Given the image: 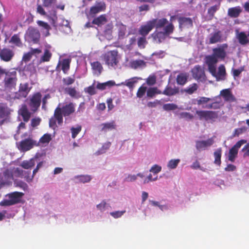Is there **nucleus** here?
<instances>
[{
	"instance_id": "49530a36",
	"label": "nucleus",
	"mask_w": 249,
	"mask_h": 249,
	"mask_svg": "<svg viewBox=\"0 0 249 249\" xmlns=\"http://www.w3.org/2000/svg\"><path fill=\"white\" fill-rule=\"evenodd\" d=\"M112 28V25L108 24L107 27H106V29L104 31V36L108 40H110L112 38V35H111Z\"/></svg>"
},
{
	"instance_id": "79ce46f5",
	"label": "nucleus",
	"mask_w": 249,
	"mask_h": 249,
	"mask_svg": "<svg viewBox=\"0 0 249 249\" xmlns=\"http://www.w3.org/2000/svg\"><path fill=\"white\" fill-rule=\"evenodd\" d=\"M178 108L183 109L182 107H178L177 105L173 103L166 104L163 106V109L166 111L175 110Z\"/></svg>"
},
{
	"instance_id": "1a4fd4ad",
	"label": "nucleus",
	"mask_w": 249,
	"mask_h": 249,
	"mask_svg": "<svg viewBox=\"0 0 249 249\" xmlns=\"http://www.w3.org/2000/svg\"><path fill=\"white\" fill-rule=\"evenodd\" d=\"M17 72L15 71L5 73L4 87L6 89L11 90L14 89L17 83Z\"/></svg>"
},
{
	"instance_id": "a878e982",
	"label": "nucleus",
	"mask_w": 249,
	"mask_h": 249,
	"mask_svg": "<svg viewBox=\"0 0 249 249\" xmlns=\"http://www.w3.org/2000/svg\"><path fill=\"white\" fill-rule=\"evenodd\" d=\"M92 177L89 175H81L75 176L73 180L76 183H86L90 181Z\"/></svg>"
},
{
	"instance_id": "bf43d9fd",
	"label": "nucleus",
	"mask_w": 249,
	"mask_h": 249,
	"mask_svg": "<svg viewBox=\"0 0 249 249\" xmlns=\"http://www.w3.org/2000/svg\"><path fill=\"white\" fill-rule=\"evenodd\" d=\"M125 213V211H116L110 213V215L114 218H119L121 217Z\"/></svg>"
},
{
	"instance_id": "37998d69",
	"label": "nucleus",
	"mask_w": 249,
	"mask_h": 249,
	"mask_svg": "<svg viewBox=\"0 0 249 249\" xmlns=\"http://www.w3.org/2000/svg\"><path fill=\"white\" fill-rule=\"evenodd\" d=\"M66 91L67 93L72 97L78 98L80 97V94L79 92H77L74 88H66Z\"/></svg>"
},
{
	"instance_id": "8fccbe9b",
	"label": "nucleus",
	"mask_w": 249,
	"mask_h": 249,
	"mask_svg": "<svg viewBox=\"0 0 249 249\" xmlns=\"http://www.w3.org/2000/svg\"><path fill=\"white\" fill-rule=\"evenodd\" d=\"M214 163L217 165L221 163V150L220 149H217L214 153Z\"/></svg>"
},
{
	"instance_id": "f3484780",
	"label": "nucleus",
	"mask_w": 249,
	"mask_h": 249,
	"mask_svg": "<svg viewBox=\"0 0 249 249\" xmlns=\"http://www.w3.org/2000/svg\"><path fill=\"white\" fill-rule=\"evenodd\" d=\"M41 100V95L37 92L35 94L30 100V106L31 110L35 111L40 106Z\"/></svg>"
},
{
	"instance_id": "09e8293b",
	"label": "nucleus",
	"mask_w": 249,
	"mask_h": 249,
	"mask_svg": "<svg viewBox=\"0 0 249 249\" xmlns=\"http://www.w3.org/2000/svg\"><path fill=\"white\" fill-rule=\"evenodd\" d=\"M56 2V0H43V5L44 7L47 8H52V10H55L53 5Z\"/></svg>"
},
{
	"instance_id": "58836bf2",
	"label": "nucleus",
	"mask_w": 249,
	"mask_h": 249,
	"mask_svg": "<svg viewBox=\"0 0 249 249\" xmlns=\"http://www.w3.org/2000/svg\"><path fill=\"white\" fill-rule=\"evenodd\" d=\"M237 37L239 43L242 45H246L249 42V39L244 32L239 33L237 35Z\"/></svg>"
},
{
	"instance_id": "412c9836",
	"label": "nucleus",
	"mask_w": 249,
	"mask_h": 249,
	"mask_svg": "<svg viewBox=\"0 0 249 249\" xmlns=\"http://www.w3.org/2000/svg\"><path fill=\"white\" fill-rule=\"evenodd\" d=\"M71 61V59L70 58H66L59 61L56 68V70L60 71L61 69L66 73L70 69Z\"/></svg>"
},
{
	"instance_id": "5701e85b",
	"label": "nucleus",
	"mask_w": 249,
	"mask_h": 249,
	"mask_svg": "<svg viewBox=\"0 0 249 249\" xmlns=\"http://www.w3.org/2000/svg\"><path fill=\"white\" fill-rule=\"evenodd\" d=\"M106 5L104 2H97L93 6L91 7L90 10V15H94L104 11L105 9Z\"/></svg>"
},
{
	"instance_id": "4468645a",
	"label": "nucleus",
	"mask_w": 249,
	"mask_h": 249,
	"mask_svg": "<svg viewBox=\"0 0 249 249\" xmlns=\"http://www.w3.org/2000/svg\"><path fill=\"white\" fill-rule=\"evenodd\" d=\"M43 51L39 59V63L50 61L52 56V46L50 45L46 44Z\"/></svg>"
},
{
	"instance_id": "7c9ffc66",
	"label": "nucleus",
	"mask_w": 249,
	"mask_h": 249,
	"mask_svg": "<svg viewBox=\"0 0 249 249\" xmlns=\"http://www.w3.org/2000/svg\"><path fill=\"white\" fill-rule=\"evenodd\" d=\"M242 11L240 6H236L228 9V15L231 18H237Z\"/></svg>"
},
{
	"instance_id": "0e129e2a",
	"label": "nucleus",
	"mask_w": 249,
	"mask_h": 249,
	"mask_svg": "<svg viewBox=\"0 0 249 249\" xmlns=\"http://www.w3.org/2000/svg\"><path fill=\"white\" fill-rule=\"evenodd\" d=\"M137 179V176L136 175L128 174L124 178V180L126 182H134Z\"/></svg>"
},
{
	"instance_id": "052dcab7",
	"label": "nucleus",
	"mask_w": 249,
	"mask_h": 249,
	"mask_svg": "<svg viewBox=\"0 0 249 249\" xmlns=\"http://www.w3.org/2000/svg\"><path fill=\"white\" fill-rule=\"evenodd\" d=\"M197 85L196 84H193L190 85V86H189L188 87H187V88H186L184 89V91L186 92H187L190 94H191L193 93H194V91L197 89Z\"/></svg>"
},
{
	"instance_id": "2eb2a0df",
	"label": "nucleus",
	"mask_w": 249,
	"mask_h": 249,
	"mask_svg": "<svg viewBox=\"0 0 249 249\" xmlns=\"http://www.w3.org/2000/svg\"><path fill=\"white\" fill-rule=\"evenodd\" d=\"M98 128L100 131L107 133V132L116 129L117 124L114 121L106 122L101 124L98 126Z\"/></svg>"
},
{
	"instance_id": "473e14b6",
	"label": "nucleus",
	"mask_w": 249,
	"mask_h": 249,
	"mask_svg": "<svg viewBox=\"0 0 249 249\" xmlns=\"http://www.w3.org/2000/svg\"><path fill=\"white\" fill-rule=\"evenodd\" d=\"M93 73L94 74L99 75L102 72L103 67L101 63L98 61L90 62Z\"/></svg>"
},
{
	"instance_id": "ea45409f",
	"label": "nucleus",
	"mask_w": 249,
	"mask_h": 249,
	"mask_svg": "<svg viewBox=\"0 0 249 249\" xmlns=\"http://www.w3.org/2000/svg\"><path fill=\"white\" fill-rule=\"evenodd\" d=\"M111 145L110 142H106L104 143L102 146L99 148L95 153L96 155H100L105 153L107 150L109 148Z\"/></svg>"
},
{
	"instance_id": "aec40b11",
	"label": "nucleus",
	"mask_w": 249,
	"mask_h": 249,
	"mask_svg": "<svg viewBox=\"0 0 249 249\" xmlns=\"http://www.w3.org/2000/svg\"><path fill=\"white\" fill-rule=\"evenodd\" d=\"M193 77L197 80L204 79L205 74L203 67L199 66H196L192 70Z\"/></svg>"
},
{
	"instance_id": "39448f33",
	"label": "nucleus",
	"mask_w": 249,
	"mask_h": 249,
	"mask_svg": "<svg viewBox=\"0 0 249 249\" xmlns=\"http://www.w3.org/2000/svg\"><path fill=\"white\" fill-rule=\"evenodd\" d=\"M48 16L50 22L53 26L56 27L59 26L64 27L65 28V33L68 34L71 32V29L69 26V22L62 18H58L56 16V10L50 12Z\"/></svg>"
},
{
	"instance_id": "b1692460",
	"label": "nucleus",
	"mask_w": 249,
	"mask_h": 249,
	"mask_svg": "<svg viewBox=\"0 0 249 249\" xmlns=\"http://www.w3.org/2000/svg\"><path fill=\"white\" fill-rule=\"evenodd\" d=\"M41 53V50L38 48L33 49L31 48L30 51L25 53L22 58V60L25 62L29 61L33 55L37 57Z\"/></svg>"
},
{
	"instance_id": "423d86ee",
	"label": "nucleus",
	"mask_w": 249,
	"mask_h": 249,
	"mask_svg": "<svg viewBox=\"0 0 249 249\" xmlns=\"http://www.w3.org/2000/svg\"><path fill=\"white\" fill-rule=\"evenodd\" d=\"M24 138L21 141L17 143L18 149L22 152H26L33 148L35 146L37 145L36 141L33 139L31 136L25 133L23 137Z\"/></svg>"
},
{
	"instance_id": "e2e57ef3",
	"label": "nucleus",
	"mask_w": 249,
	"mask_h": 249,
	"mask_svg": "<svg viewBox=\"0 0 249 249\" xmlns=\"http://www.w3.org/2000/svg\"><path fill=\"white\" fill-rule=\"evenodd\" d=\"M14 183L16 186L19 187L23 190H26L28 188L27 184L21 180H15Z\"/></svg>"
},
{
	"instance_id": "9d476101",
	"label": "nucleus",
	"mask_w": 249,
	"mask_h": 249,
	"mask_svg": "<svg viewBox=\"0 0 249 249\" xmlns=\"http://www.w3.org/2000/svg\"><path fill=\"white\" fill-rule=\"evenodd\" d=\"M24 38L28 43H37L40 38L39 32L37 29L30 27L26 32Z\"/></svg>"
},
{
	"instance_id": "6e6d98bb",
	"label": "nucleus",
	"mask_w": 249,
	"mask_h": 249,
	"mask_svg": "<svg viewBox=\"0 0 249 249\" xmlns=\"http://www.w3.org/2000/svg\"><path fill=\"white\" fill-rule=\"evenodd\" d=\"M8 114L7 108L4 106L0 105V118H5Z\"/></svg>"
},
{
	"instance_id": "f257e3e1",
	"label": "nucleus",
	"mask_w": 249,
	"mask_h": 249,
	"mask_svg": "<svg viewBox=\"0 0 249 249\" xmlns=\"http://www.w3.org/2000/svg\"><path fill=\"white\" fill-rule=\"evenodd\" d=\"M154 27H156V31L152 36L155 40H158L160 42L171 34L174 29L173 24L169 23L166 18H163L148 21L140 27L139 33L142 36H146Z\"/></svg>"
},
{
	"instance_id": "e433bc0d",
	"label": "nucleus",
	"mask_w": 249,
	"mask_h": 249,
	"mask_svg": "<svg viewBox=\"0 0 249 249\" xmlns=\"http://www.w3.org/2000/svg\"><path fill=\"white\" fill-rule=\"evenodd\" d=\"M116 85V84H115V82L114 81L110 80L103 83L98 82L96 86V87L98 89L104 90L107 87H110Z\"/></svg>"
},
{
	"instance_id": "20e7f679",
	"label": "nucleus",
	"mask_w": 249,
	"mask_h": 249,
	"mask_svg": "<svg viewBox=\"0 0 249 249\" xmlns=\"http://www.w3.org/2000/svg\"><path fill=\"white\" fill-rule=\"evenodd\" d=\"M219 99V96L213 98L200 97L194 101V104H197L203 108L217 109L222 105L221 103L218 101Z\"/></svg>"
},
{
	"instance_id": "a211bd4d",
	"label": "nucleus",
	"mask_w": 249,
	"mask_h": 249,
	"mask_svg": "<svg viewBox=\"0 0 249 249\" xmlns=\"http://www.w3.org/2000/svg\"><path fill=\"white\" fill-rule=\"evenodd\" d=\"M40 154L37 153L35 157L29 160H26L23 161L20 165L25 169H29L32 168L36 164V162H37V159L40 157Z\"/></svg>"
},
{
	"instance_id": "c85d7f7f",
	"label": "nucleus",
	"mask_w": 249,
	"mask_h": 249,
	"mask_svg": "<svg viewBox=\"0 0 249 249\" xmlns=\"http://www.w3.org/2000/svg\"><path fill=\"white\" fill-rule=\"evenodd\" d=\"M179 27L181 28H190L193 26L192 19L190 18L182 17L178 19Z\"/></svg>"
},
{
	"instance_id": "bb28decb",
	"label": "nucleus",
	"mask_w": 249,
	"mask_h": 249,
	"mask_svg": "<svg viewBox=\"0 0 249 249\" xmlns=\"http://www.w3.org/2000/svg\"><path fill=\"white\" fill-rule=\"evenodd\" d=\"M220 96H222L226 101L233 102L235 101V98L232 94L230 89L222 90L220 91Z\"/></svg>"
},
{
	"instance_id": "f03ea898",
	"label": "nucleus",
	"mask_w": 249,
	"mask_h": 249,
	"mask_svg": "<svg viewBox=\"0 0 249 249\" xmlns=\"http://www.w3.org/2000/svg\"><path fill=\"white\" fill-rule=\"evenodd\" d=\"M228 46L227 44H222L213 49L212 55L206 57V62L208 66L209 72L216 78V81H223L226 78V70L225 67L221 65L216 69L218 59H223L227 55V50Z\"/></svg>"
},
{
	"instance_id": "5fc2aeb1",
	"label": "nucleus",
	"mask_w": 249,
	"mask_h": 249,
	"mask_svg": "<svg viewBox=\"0 0 249 249\" xmlns=\"http://www.w3.org/2000/svg\"><path fill=\"white\" fill-rule=\"evenodd\" d=\"M161 169L162 167L161 166L158 164H154L151 166L149 171L151 173H153L154 175H156L161 171Z\"/></svg>"
},
{
	"instance_id": "69168bd1",
	"label": "nucleus",
	"mask_w": 249,
	"mask_h": 249,
	"mask_svg": "<svg viewBox=\"0 0 249 249\" xmlns=\"http://www.w3.org/2000/svg\"><path fill=\"white\" fill-rule=\"evenodd\" d=\"M247 143V141L245 140H241L237 142L232 147L233 148L238 151V149L244 144Z\"/></svg>"
},
{
	"instance_id": "4d7b16f0",
	"label": "nucleus",
	"mask_w": 249,
	"mask_h": 249,
	"mask_svg": "<svg viewBox=\"0 0 249 249\" xmlns=\"http://www.w3.org/2000/svg\"><path fill=\"white\" fill-rule=\"evenodd\" d=\"M147 43L145 36H142L138 38V45L140 48L143 49Z\"/></svg>"
},
{
	"instance_id": "393cba45",
	"label": "nucleus",
	"mask_w": 249,
	"mask_h": 249,
	"mask_svg": "<svg viewBox=\"0 0 249 249\" xmlns=\"http://www.w3.org/2000/svg\"><path fill=\"white\" fill-rule=\"evenodd\" d=\"M115 30L117 31L119 38H123L126 32V26L119 21H116Z\"/></svg>"
},
{
	"instance_id": "6ab92c4d",
	"label": "nucleus",
	"mask_w": 249,
	"mask_h": 249,
	"mask_svg": "<svg viewBox=\"0 0 249 249\" xmlns=\"http://www.w3.org/2000/svg\"><path fill=\"white\" fill-rule=\"evenodd\" d=\"M30 91L28 87V84L25 83L20 84L18 91L16 93L15 98H20L22 97H26Z\"/></svg>"
},
{
	"instance_id": "c9c22d12",
	"label": "nucleus",
	"mask_w": 249,
	"mask_h": 249,
	"mask_svg": "<svg viewBox=\"0 0 249 249\" xmlns=\"http://www.w3.org/2000/svg\"><path fill=\"white\" fill-rule=\"evenodd\" d=\"M37 23L39 26L42 28V33L45 35V36H48L50 34L49 30L50 29V27L48 24L46 22L40 20L37 21Z\"/></svg>"
},
{
	"instance_id": "72a5a7b5",
	"label": "nucleus",
	"mask_w": 249,
	"mask_h": 249,
	"mask_svg": "<svg viewBox=\"0 0 249 249\" xmlns=\"http://www.w3.org/2000/svg\"><path fill=\"white\" fill-rule=\"evenodd\" d=\"M129 66L134 69L142 68L145 67V62L142 60H132L129 62Z\"/></svg>"
},
{
	"instance_id": "338daca9",
	"label": "nucleus",
	"mask_w": 249,
	"mask_h": 249,
	"mask_svg": "<svg viewBox=\"0 0 249 249\" xmlns=\"http://www.w3.org/2000/svg\"><path fill=\"white\" fill-rule=\"evenodd\" d=\"M137 38L136 36H133L129 38L128 44L127 45L129 49H131L134 44L136 43Z\"/></svg>"
},
{
	"instance_id": "0eeeda50",
	"label": "nucleus",
	"mask_w": 249,
	"mask_h": 249,
	"mask_svg": "<svg viewBox=\"0 0 249 249\" xmlns=\"http://www.w3.org/2000/svg\"><path fill=\"white\" fill-rule=\"evenodd\" d=\"M24 194L21 192H14L5 196V198L0 202V205L4 206H11L21 201Z\"/></svg>"
},
{
	"instance_id": "a19ab883",
	"label": "nucleus",
	"mask_w": 249,
	"mask_h": 249,
	"mask_svg": "<svg viewBox=\"0 0 249 249\" xmlns=\"http://www.w3.org/2000/svg\"><path fill=\"white\" fill-rule=\"evenodd\" d=\"M107 22V18L106 16L102 15L100 17L94 18L93 23L98 26H102Z\"/></svg>"
},
{
	"instance_id": "3c124183",
	"label": "nucleus",
	"mask_w": 249,
	"mask_h": 249,
	"mask_svg": "<svg viewBox=\"0 0 249 249\" xmlns=\"http://www.w3.org/2000/svg\"><path fill=\"white\" fill-rule=\"evenodd\" d=\"M238 154V151L233 148L232 147L230 150L228 159L231 162L234 161L235 158L236 157Z\"/></svg>"
},
{
	"instance_id": "774afa93",
	"label": "nucleus",
	"mask_w": 249,
	"mask_h": 249,
	"mask_svg": "<svg viewBox=\"0 0 249 249\" xmlns=\"http://www.w3.org/2000/svg\"><path fill=\"white\" fill-rule=\"evenodd\" d=\"M242 151L244 153V156H249V142H247L246 145L242 149Z\"/></svg>"
},
{
	"instance_id": "4be33fe9",
	"label": "nucleus",
	"mask_w": 249,
	"mask_h": 249,
	"mask_svg": "<svg viewBox=\"0 0 249 249\" xmlns=\"http://www.w3.org/2000/svg\"><path fill=\"white\" fill-rule=\"evenodd\" d=\"M14 53L13 52L8 49H4L0 52L1 59L6 62L9 61L13 57Z\"/></svg>"
},
{
	"instance_id": "9b49d317",
	"label": "nucleus",
	"mask_w": 249,
	"mask_h": 249,
	"mask_svg": "<svg viewBox=\"0 0 249 249\" xmlns=\"http://www.w3.org/2000/svg\"><path fill=\"white\" fill-rule=\"evenodd\" d=\"M22 170L18 168H10L3 173L4 179L8 182L15 180V178L20 177L22 175Z\"/></svg>"
},
{
	"instance_id": "2f4dec72",
	"label": "nucleus",
	"mask_w": 249,
	"mask_h": 249,
	"mask_svg": "<svg viewBox=\"0 0 249 249\" xmlns=\"http://www.w3.org/2000/svg\"><path fill=\"white\" fill-rule=\"evenodd\" d=\"M18 113L20 115L24 122H28L30 117V113L29 112L27 107L25 105H22L18 111Z\"/></svg>"
},
{
	"instance_id": "de8ad7c7",
	"label": "nucleus",
	"mask_w": 249,
	"mask_h": 249,
	"mask_svg": "<svg viewBox=\"0 0 249 249\" xmlns=\"http://www.w3.org/2000/svg\"><path fill=\"white\" fill-rule=\"evenodd\" d=\"M96 86H95V82L90 86H89L87 88H85L84 89V91L85 92L88 93L90 95H93L96 94Z\"/></svg>"
},
{
	"instance_id": "13d9d810",
	"label": "nucleus",
	"mask_w": 249,
	"mask_h": 249,
	"mask_svg": "<svg viewBox=\"0 0 249 249\" xmlns=\"http://www.w3.org/2000/svg\"><path fill=\"white\" fill-rule=\"evenodd\" d=\"M160 92H158V89L155 88H150L149 89L147 88V96L148 97H153L154 95L157 93H160Z\"/></svg>"
},
{
	"instance_id": "7ed1b4c3",
	"label": "nucleus",
	"mask_w": 249,
	"mask_h": 249,
	"mask_svg": "<svg viewBox=\"0 0 249 249\" xmlns=\"http://www.w3.org/2000/svg\"><path fill=\"white\" fill-rule=\"evenodd\" d=\"M75 104L70 103L67 104L62 107L60 105L55 109L54 114V117L50 119L49 125L53 129L54 128L56 122L59 124H61L63 122V117L68 116L74 112Z\"/></svg>"
},
{
	"instance_id": "c756f323",
	"label": "nucleus",
	"mask_w": 249,
	"mask_h": 249,
	"mask_svg": "<svg viewBox=\"0 0 249 249\" xmlns=\"http://www.w3.org/2000/svg\"><path fill=\"white\" fill-rule=\"evenodd\" d=\"M149 203L151 206L158 207L162 211H165L169 209L168 204L161 202L149 200Z\"/></svg>"
},
{
	"instance_id": "603ef678",
	"label": "nucleus",
	"mask_w": 249,
	"mask_h": 249,
	"mask_svg": "<svg viewBox=\"0 0 249 249\" xmlns=\"http://www.w3.org/2000/svg\"><path fill=\"white\" fill-rule=\"evenodd\" d=\"M81 129L82 127L80 125H77L75 127H72L71 129L72 138L74 139L81 131Z\"/></svg>"
},
{
	"instance_id": "c03bdc74",
	"label": "nucleus",
	"mask_w": 249,
	"mask_h": 249,
	"mask_svg": "<svg viewBox=\"0 0 249 249\" xmlns=\"http://www.w3.org/2000/svg\"><path fill=\"white\" fill-rule=\"evenodd\" d=\"M187 76L186 74L180 73L178 74L177 78V83L179 85H183L187 82Z\"/></svg>"
},
{
	"instance_id": "4c0bfd02",
	"label": "nucleus",
	"mask_w": 249,
	"mask_h": 249,
	"mask_svg": "<svg viewBox=\"0 0 249 249\" xmlns=\"http://www.w3.org/2000/svg\"><path fill=\"white\" fill-rule=\"evenodd\" d=\"M178 92V89L172 88L170 86H167L163 91L162 93L167 96H172L175 95Z\"/></svg>"
},
{
	"instance_id": "dca6fc26",
	"label": "nucleus",
	"mask_w": 249,
	"mask_h": 249,
	"mask_svg": "<svg viewBox=\"0 0 249 249\" xmlns=\"http://www.w3.org/2000/svg\"><path fill=\"white\" fill-rule=\"evenodd\" d=\"M196 114L200 119L211 120L217 117L215 112L212 111L196 110Z\"/></svg>"
},
{
	"instance_id": "cd10ccee",
	"label": "nucleus",
	"mask_w": 249,
	"mask_h": 249,
	"mask_svg": "<svg viewBox=\"0 0 249 249\" xmlns=\"http://www.w3.org/2000/svg\"><path fill=\"white\" fill-rule=\"evenodd\" d=\"M141 79V78L138 77H134L129 79L125 80V82H122L119 84H117V86H121L122 85H125L128 87L129 89H133L136 83L138 82V80Z\"/></svg>"
},
{
	"instance_id": "a18cd8bd",
	"label": "nucleus",
	"mask_w": 249,
	"mask_h": 249,
	"mask_svg": "<svg viewBox=\"0 0 249 249\" xmlns=\"http://www.w3.org/2000/svg\"><path fill=\"white\" fill-rule=\"evenodd\" d=\"M180 161L179 159H172L168 161L167 166L169 169H174L178 166Z\"/></svg>"
},
{
	"instance_id": "f8f14e48",
	"label": "nucleus",
	"mask_w": 249,
	"mask_h": 249,
	"mask_svg": "<svg viewBox=\"0 0 249 249\" xmlns=\"http://www.w3.org/2000/svg\"><path fill=\"white\" fill-rule=\"evenodd\" d=\"M224 40L222 33L220 31H215L211 33L207 37V41L209 44H215Z\"/></svg>"
},
{
	"instance_id": "864d4df0",
	"label": "nucleus",
	"mask_w": 249,
	"mask_h": 249,
	"mask_svg": "<svg viewBox=\"0 0 249 249\" xmlns=\"http://www.w3.org/2000/svg\"><path fill=\"white\" fill-rule=\"evenodd\" d=\"M147 87L145 85H142L138 89L137 96L139 98H142L147 93Z\"/></svg>"
},
{
	"instance_id": "ddd939ff",
	"label": "nucleus",
	"mask_w": 249,
	"mask_h": 249,
	"mask_svg": "<svg viewBox=\"0 0 249 249\" xmlns=\"http://www.w3.org/2000/svg\"><path fill=\"white\" fill-rule=\"evenodd\" d=\"M214 137L209 138L206 140H199L196 142V147L198 151L204 150L210 147L214 143Z\"/></svg>"
},
{
	"instance_id": "6e6552de",
	"label": "nucleus",
	"mask_w": 249,
	"mask_h": 249,
	"mask_svg": "<svg viewBox=\"0 0 249 249\" xmlns=\"http://www.w3.org/2000/svg\"><path fill=\"white\" fill-rule=\"evenodd\" d=\"M119 58L118 52L116 50L108 52L105 56L106 64L109 67L114 69H115L117 66Z\"/></svg>"
},
{
	"instance_id": "f704fd0d",
	"label": "nucleus",
	"mask_w": 249,
	"mask_h": 249,
	"mask_svg": "<svg viewBox=\"0 0 249 249\" xmlns=\"http://www.w3.org/2000/svg\"><path fill=\"white\" fill-rule=\"evenodd\" d=\"M110 207V204L105 200H102L99 204L96 205L97 210L101 213H104L108 210Z\"/></svg>"
},
{
	"instance_id": "680f3d73",
	"label": "nucleus",
	"mask_w": 249,
	"mask_h": 249,
	"mask_svg": "<svg viewBox=\"0 0 249 249\" xmlns=\"http://www.w3.org/2000/svg\"><path fill=\"white\" fill-rule=\"evenodd\" d=\"M51 140V136L50 134H46L44 135L39 140V142L42 143L47 144Z\"/></svg>"
}]
</instances>
